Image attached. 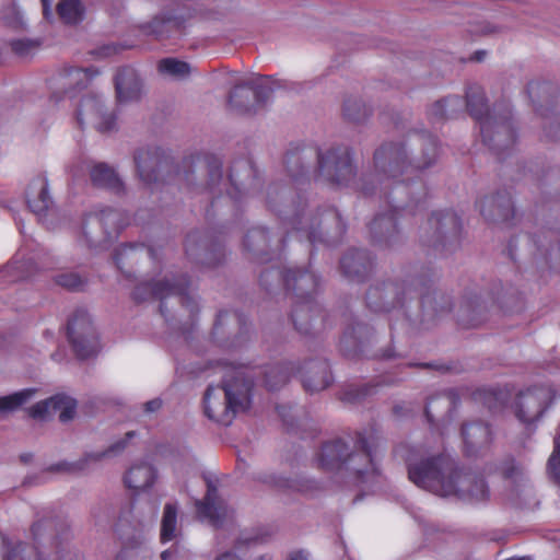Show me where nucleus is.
Listing matches in <instances>:
<instances>
[{
	"instance_id": "53",
	"label": "nucleus",
	"mask_w": 560,
	"mask_h": 560,
	"mask_svg": "<svg viewBox=\"0 0 560 560\" xmlns=\"http://www.w3.org/2000/svg\"><path fill=\"white\" fill-rule=\"evenodd\" d=\"M162 407V400L160 398H154L144 404V411L147 413H153L158 411Z\"/></svg>"
},
{
	"instance_id": "64",
	"label": "nucleus",
	"mask_w": 560,
	"mask_h": 560,
	"mask_svg": "<svg viewBox=\"0 0 560 560\" xmlns=\"http://www.w3.org/2000/svg\"><path fill=\"white\" fill-rule=\"evenodd\" d=\"M509 560H530V558H513V559H509Z\"/></svg>"
},
{
	"instance_id": "8",
	"label": "nucleus",
	"mask_w": 560,
	"mask_h": 560,
	"mask_svg": "<svg viewBox=\"0 0 560 560\" xmlns=\"http://www.w3.org/2000/svg\"><path fill=\"white\" fill-rule=\"evenodd\" d=\"M317 180L337 186L351 187L365 196L374 195L375 187H369L368 177L355 179L351 150L346 145L330 147L317 152Z\"/></svg>"
},
{
	"instance_id": "6",
	"label": "nucleus",
	"mask_w": 560,
	"mask_h": 560,
	"mask_svg": "<svg viewBox=\"0 0 560 560\" xmlns=\"http://www.w3.org/2000/svg\"><path fill=\"white\" fill-rule=\"evenodd\" d=\"M375 455L366 439L359 434L350 452L341 439L326 442L317 456V465L326 471H346L365 479L376 472Z\"/></svg>"
},
{
	"instance_id": "56",
	"label": "nucleus",
	"mask_w": 560,
	"mask_h": 560,
	"mask_svg": "<svg viewBox=\"0 0 560 560\" xmlns=\"http://www.w3.org/2000/svg\"><path fill=\"white\" fill-rule=\"evenodd\" d=\"M290 560H308V559H307L306 555L303 553L302 551H296V552L291 553Z\"/></svg>"
},
{
	"instance_id": "7",
	"label": "nucleus",
	"mask_w": 560,
	"mask_h": 560,
	"mask_svg": "<svg viewBox=\"0 0 560 560\" xmlns=\"http://www.w3.org/2000/svg\"><path fill=\"white\" fill-rule=\"evenodd\" d=\"M285 226H290L292 234L299 238L305 237L311 244H331V237L340 236L345 232V224L335 209L325 210L319 217H311L302 205L287 206L285 209H276L272 200H269Z\"/></svg>"
},
{
	"instance_id": "54",
	"label": "nucleus",
	"mask_w": 560,
	"mask_h": 560,
	"mask_svg": "<svg viewBox=\"0 0 560 560\" xmlns=\"http://www.w3.org/2000/svg\"><path fill=\"white\" fill-rule=\"evenodd\" d=\"M215 560H243L236 550H228L217 556Z\"/></svg>"
},
{
	"instance_id": "32",
	"label": "nucleus",
	"mask_w": 560,
	"mask_h": 560,
	"mask_svg": "<svg viewBox=\"0 0 560 560\" xmlns=\"http://www.w3.org/2000/svg\"><path fill=\"white\" fill-rule=\"evenodd\" d=\"M244 247L247 252L257 256L260 261L267 260L268 233L264 228L257 226L248 231L244 240Z\"/></svg>"
},
{
	"instance_id": "48",
	"label": "nucleus",
	"mask_w": 560,
	"mask_h": 560,
	"mask_svg": "<svg viewBox=\"0 0 560 560\" xmlns=\"http://www.w3.org/2000/svg\"><path fill=\"white\" fill-rule=\"evenodd\" d=\"M453 404V398L450 394H443L435 398H432L428 401L425 406V417L430 423H433V413L432 410L435 408V405L443 406V409L448 411L451 409V405Z\"/></svg>"
},
{
	"instance_id": "36",
	"label": "nucleus",
	"mask_w": 560,
	"mask_h": 560,
	"mask_svg": "<svg viewBox=\"0 0 560 560\" xmlns=\"http://www.w3.org/2000/svg\"><path fill=\"white\" fill-rule=\"evenodd\" d=\"M57 10L60 19L67 24H78L83 20L84 8L80 0H61Z\"/></svg>"
},
{
	"instance_id": "16",
	"label": "nucleus",
	"mask_w": 560,
	"mask_h": 560,
	"mask_svg": "<svg viewBox=\"0 0 560 560\" xmlns=\"http://www.w3.org/2000/svg\"><path fill=\"white\" fill-rule=\"evenodd\" d=\"M555 392L549 386H539L521 392L514 402L516 418L530 424L538 420L544 411L551 405Z\"/></svg>"
},
{
	"instance_id": "37",
	"label": "nucleus",
	"mask_w": 560,
	"mask_h": 560,
	"mask_svg": "<svg viewBox=\"0 0 560 560\" xmlns=\"http://www.w3.org/2000/svg\"><path fill=\"white\" fill-rule=\"evenodd\" d=\"M275 487L289 490V491H298L302 493H310L315 488V485L311 480L305 479H290L283 476H275L270 481Z\"/></svg>"
},
{
	"instance_id": "28",
	"label": "nucleus",
	"mask_w": 560,
	"mask_h": 560,
	"mask_svg": "<svg viewBox=\"0 0 560 560\" xmlns=\"http://www.w3.org/2000/svg\"><path fill=\"white\" fill-rule=\"evenodd\" d=\"M156 479L155 468L148 462L133 464L125 475V485L132 490L142 491L151 488Z\"/></svg>"
},
{
	"instance_id": "10",
	"label": "nucleus",
	"mask_w": 560,
	"mask_h": 560,
	"mask_svg": "<svg viewBox=\"0 0 560 560\" xmlns=\"http://www.w3.org/2000/svg\"><path fill=\"white\" fill-rule=\"evenodd\" d=\"M301 373L302 384L305 390L315 393L323 390L331 383L329 365L323 360H312L300 368L295 362H287L271 366L265 372V385L270 390H276L283 386L291 375Z\"/></svg>"
},
{
	"instance_id": "30",
	"label": "nucleus",
	"mask_w": 560,
	"mask_h": 560,
	"mask_svg": "<svg viewBox=\"0 0 560 560\" xmlns=\"http://www.w3.org/2000/svg\"><path fill=\"white\" fill-rule=\"evenodd\" d=\"M340 265L348 278L361 279L372 268V259L365 250L354 249L341 258Z\"/></svg>"
},
{
	"instance_id": "21",
	"label": "nucleus",
	"mask_w": 560,
	"mask_h": 560,
	"mask_svg": "<svg viewBox=\"0 0 560 560\" xmlns=\"http://www.w3.org/2000/svg\"><path fill=\"white\" fill-rule=\"evenodd\" d=\"M197 516L200 521L212 526H220L229 517L230 510L224 500L218 493L217 488L207 482V493L202 501H196Z\"/></svg>"
},
{
	"instance_id": "26",
	"label": "nucleus",
	"mask_w": 560,
	"mask_h": 560,
	"mask_svg": "<svg viewBox=\"0 0 560 560\" xmlns=\"http://www.w3.org/2000/svg\"><path fill=\"white\" fill-rule=\"evenodd\" d=\"M482 217L492 222H508L513 218L514 209L508 195L486 197L479 202Z\"/></svg>"
},
{
	"instance_id": "29",
	"label": "nucleus",
	"mask_w": 560,
	"mask_h": 560,
	"mask_svg": "<svg viewBox=\"0 0 560 560\" xmlns=\"http://www.w3.org/2000/svg\"><path fill=\"white\" fill-rule=\"evenodd\" d=\"M133 436H135V432L129 431L126 433L124 439L116 441L104 452L89 453L82 459H80L79 462H77L74 464L58 465V469H66L69 471L83 470L88 466V464L91 462H98L105 457L116 456L126 448L128 441Z\"/></svg>"
},
{
	"instance_id": "41",
	"label": "nucleus",
	"mask_w": 560,
	"mask_h": 560,
	"mask_svg": "<svg viewBox=\"0 0 560 560\" xmlns=\"http://www.w3.org/2000/svg\"><path fill=\"white\" fill-rule=\"evenodd\" d=\"M343 115L347 119L358 122L369 115V109L361 100L350 97L345 101Z\"/></svg>"
},
{
	"instance_id": "15",
	"label": "nucleus",
	"mask_w": 560,
	"mask_h": 560,
	"mask_svg": "<svg viewBox=\"0 0 560 560\" xmlns=\"http://www.w3.org/2000/svg\"><path fill=\"white\" fill-rule=\"evenodd\" d=\"M68 337L73 350L81 359L94 355L98 350V339L91 315L78 310L68 323Z\"/></svg>"
},
{
	"instance_id": "33",
	"label": "nucleus",
	"mask_w": 560,
	"mask_h": 560,
	"mask_svg": "<svg viewBox=\"0 0 560 560\" xmlns=\"http://www.w3.org/2000/svg\"><path fill=\"white\" fill-rule=\"evenodd\" d=\"M370 230L375 238L390 244L389 238L396 232V219L394 218V213L378 214L375 217L370 225Z\"/></svg>"
},
{
	"instance_id": "59",
	"label": "nucleus",
	"mask_w": 560,
	"mask_h": 560,
	"mask_svg": "<svg viewBox=\"0 0 560 560\" xmlns=\"http://www.w3.org/2000/svg\"><path fill=\"white\" fill-rule=\"evenodd\" d=\"M173 557L174 552L172 550H165L161 555L162 560H173Z\"/></svg>"
},
{
	"instance_id": "58",
	"label": "nucleus",
	"mask_w": 560,
	"mask_h": 560,
	"mask_svg": "<svg viewBox=\"0 0 560 560\" xmlns=\"http://www.w3.org/2000/svg\"><path fill=\"white\" fill-rule=\"evenodd\" d=\"M539 88V83H536V82H532L528 84V88H527V92L529 94V97H533V93L535 92V90H537Z\"/></svg>"
},
{
	"instance_id": "14",
	"label": "nucleus",
	"mask_w": 560,
	"mask_h": 560,
	"mask_svg": "<svg viewBox=\"0 0 560 560\" xmlns=\"http://www.w3.org/2000/svg\"><path fill=\"white\" fill-rule=\"evenodd\" d=\"M174 280L175 276L172 272H165L152 283L139 284L133 291V298L137 301H145L150 298L163 301L170 296H178L183 305L192 310L196 300L188 291L186 279L177 283H174Z\"/></svg>"
},
{
	"instance_id": "27",
	"label": "nucleus",
	"mask_w": 560,
	"mask_h": 560,
	"mask_svg": "<svg viewBox=\"0 0 560 560\" xmlns=\"http://www.w3.org/2000/svg\"><path fill=\"white\" fill-rule=\"evenodd\" d=\"M37 269V262L33 257L25 258L23 253H18L14 259L0 270V281L15 282L31 278Z\"/></svg>"
},
{
	"instance_id": "46",
	"label": "nucleus",
	"mask_w": 560,
	"mask_h": 560,
	"mask_svg": "<svg viewBox=\"0 0 560 560\" xmlns=\"http://www.w3.org/2000/svg\"><path fill=\"white\" fill-rule=\"evenodd\" d=\"M477 399H482L489 409H495L504 402L505 395L501 390L489 388L478 392Z\"/></svg>"
},
{
	"instance_id": "40",
	"label": "nucleus",
	"mask_w": 560,
	"mask_h": 560,
	"mask_svg": "<svg viewBox=\"0 0 560 560\" xmlns=\"http://www.w3.org/2000/svg\"><path fill=\"white\" fill-rule=\"evenodd\" d=\"M369 328L363 324H357L355 326L346 329L341 339V345L345 350L349 348H358L363 343V337L368 335Z\"/></svg>"
},
{
	"instance_id": "34",
	"label": "nucleus",
	"mask_w": 560,
	"mask_h": 560,
	"mask_svg": "<svg viewBox=\"0 0 560 560\" xmlns=\"http://www.w3.org/2000/svg\"><path fill=\"white\" fill-rule=\"evenodd\" d=\"M177 513L178 505L174 502H168L164 506L162 524H161V541L167 542L176 537L177 532Z\"/></svg>"
},
{
	"instance_id": "47",
	"label": "nucleus",
	"mask_w": 560,
	"mask_h": 560,
	"mask_svg": "<svg viewBox=\"0 0 560 560\" xmlns=\"http://www.w3.org/2000/svg\"><path fill=\"white\" fill-rule=\"evenodd\" d=\"M242 324V317L236 312H230V311H221L219 312L215 323H214V335H218L220 332H223L224 326L229 324Z\"/></svg>"
},
{
	"instance_id": "18",
	"label": "nucleus",
	"mask_w": 560,
	"mask_h": 560,
	"mask_svg": "<svg viewBox=\"0 0 560 560\" xmlns=\"http://www.w3.org/2000/svg\"><path fill=\"white\" fill-rule=\"evenodd\" d=\"M462 230L459 218L453 211H436L431 214L424 230L427 242L438 247L456 241Z\"/></svg>"
},
{
	"instance_id": "17",
	"label": "nucleus",
	"mask_w": 560,
	"mask_h": 560,
	"mask_svg": "<svg viewBox=\"0 0 560 560\" xmlns=\"http://www.w3.org/2000/svg\"><path fill=\"white\" fill-rule=\"evenodd\" d=\"M97 73L93 68L63 67L59 69L48 80L51 97L56 102L66 96L72 97L74 91L86 88Z\"/></svg>"
},
{
	"instance_id": "31",
	"label": "nucleus",
	"mask_w": 560,
	"mask_h": 560,
	"mask_svg": "<svg viewBox=\"0 0 560 560\" xmlns=\"http://www.w3.org/2000/svg\"><path fill=\"white\" fill-rule=\"evenodd\" d=\"M90 177L94 186L120 191L122 183L116 172L105 163H96L90 170Z\"/></svg>"
},
{
	"instance_id": "11",
	"label": "nucleus",
	"mask_w": 560,
	"mask_h": 560,
	"mask_svg": "<svg viewBox=\"0 0 560 560\" xmlns=\"http://www.w3.org/2000/svg\"><path fill=\"white\" fill-rule=\"evenodd\" d=\"M208 180L201 190L208 191L211 196H221L226 191L230 198L237 200L248 194L246 180L253 179L255 171L247 160H240L233 163L226 178L222 175V162L214 156L207 160Z\"/></svg>"
},
{
	"instance_id": "49",
	"label": "nucleus",
	"mask_w": 560,
	"mask_h": 560,
	"mask_svg": "<svg viewBox=\"0 0 560 560\" xmlns=\"http://www.w3.org/2000/svg\"><path fill=\"white\" fill-rule=\"evenodd\" d=\"M11 45L15 54L20 56H28L37 49L39 43L33 39H16L12 42Z\"/></svg>"
},
{
	"instance_id": "55",
	"label": "nucleus",
	"mask_w": 560,
	"mask_h": 560,
	"mask_svg": "<svg viewBox=\"0 0 560 560\" xmlns=\"http://www.w3.org/2000/svg\"><path fill=\"white\" fill-rule=\"evenodd\" d=\"M117 48L115 46H104L100 49V54L102 56H110L112 54L116 52Z\"/></svg>"
},
{
	"instance_id": "3",
	"label": "nucleus",
	"mask_w": 560,
	"mask_h": 560,
	"mask_svg": "<svg viewBox=\"0 0 560 560\" xmlns=\"http://www.w3.org/2000/svg\"><path fill=\"white\" fill-rule=\"evenodd\" d=\"M466 107L479 122L480 133L485 144L498 154L511 148L515 142V131L512 124L511 110L494 108L488 112L485 92L478 84H470L466 90V102L453 95L436 101L429 109L432 120L439 121L460 113Z\"/></svg>"
},
{
	"instance_id": "62",
	"label": "nucleus",
	"mask_w": 560,
	"mask_h": 560,
	"mask_svg": "<svg viewBox=\"0 0 560 560\" xmlns=\"http://www.w3.org/2000/svg\"><path fill=\"white\" fill-rule=\"evenodd\" d=\"M277 410H278V413H279L282 418H284V407H278V408H277Z\"/></svg>"
},
{
	"instance_id": "39",
	"label": "nucleus",
	"mask_w": 560,
	"mask_h": 560,
	"mask_svg": "<svg viewBox=\"0 0 560 560\" xmlns=\"http://www.w3.org/2000/svg\"><path fill=\"white\" fill-rule=\"evenodd\" d=\"M304 159V151L288 153L285 158L287 170L294 180H299L308 174V167L305 165Z\"/></svg>"
},
{
	"instance_id": "43",
	"label": "nucleus",
	"mask_w": 560,
	"mask_h": 560,
	"mask_svg": "<svg viewBox=\"0 0 560 560\" xmlns=\"http://www.w3.org/2000/svg\"><path fill=\"white\" fill-rule=\"evenodd\" d=\"M56 284L72 291L81 290L85 284V279L77 272H60L54 276Z\"/></svg>"
},
{
	"instance_id": "13",
	"label": "nucleus",
	"mask_w": 560,
	"mask_h": 560,
	"mask_svg": "<svg viewBox=\"0 0 560 560\" xmlns=\"http://www.w3.org/2000/svg\"><path fill=\"white\" fill-rule=\"evenodd\" d=\"M273 90L275 81L271 78H250L234 86L230 93V104L240 113L253 114L265 106Z\"/></svg>"
},
{
	"instance_id": "44",
	"label": "nucleus",
	"mask_w": 560,
	"mask_h": 560,
	"mask_svg": "<svg viewBox=\"0 0 560 560\" xmlns=\"http://www.w3.org/2000/svg\"><path fill=\"white\" fill-rule=\"evenodd\" d=\"M138 252L145 253L148 256H152V249L147 248L143 245L130 244V245H121L116 249L115 254V262L118 268H121V264L125 258L133 257Z\"/></svg>"
},
{
	"instance_id": "52",
	"label": "nucleus",
	"mask_w": 560,
	"mask_h": 560,
	"mask_svg": "<svg viewBox=\"0 0 560 560\" xmlns=\"http://www.w3.org/2000/svg\"><path fill=\"white\" fill-rule=\"evenodd\" d=\"M10 12L12 13V18L4 15L5 22L12 27H20L22 25V16L20 12L14 7L10 8Z\"/></svg>"
},
{
	"instance_id": "45",
	"label": "nucleus",
	"mask_w": 560,
	"mask_h": 560,
	"mask_svg": "<svg viewBox=\"0 0 560 560\" xmlns=\"http://www.w3.org/2000/svg\"><path fill=\"white\" fill-rule=\"evenodd\" d=\"M548 472L560 485V438H555V448L548 459Z\"/></svg>"
},
{
	"instance_id": "50",
	"label": "nucleus",
	"mask_w": 560,
	"mask_h": 560,
	"mask_svg": "<svg viewBox=\"0 0 560 560\" xmlns=\"http://www.w3.org/2000/svg\"><path fill=\"white\" fill-rule=\"evenodd\" d=\"M145 541L147 538L142 533L135 534L131 537H129L125 542L124 551L127 552L131 550L141 549L142 547H144Z\"/></svg>"
},
{
	"instance_id": "38",
	"label": "nucleus",
	"mask_w": 560,
	"mask_h": 560,
	"mask_svg": "<svg viewBox=\"0 0 560 560\" xmlns=\"http://www.w3.org/2000/svg\"><path fill=\"white\" fill-rule=\"evenodd\" d=\"M159 70L163 74H167L176 79H184L189 75L190 66L189 63L175 58H165L159 62Z\"/></svg>"
},
{
	"instance_id": "57",
	"label": "nucleus",
	"mask_w": 560,
	"mask_h": 560,
	"mask_svg": "<svg viewBox=\"0 0 560 560\" xmlns=\"http://www.w3.org/2000/svg\"><path fill=\"white\" fill-rule=\"evenodd\" d=\"M516 470L517 468L512 465L511 467H508L505 470H504V475L508 477V478H514L515 475H516Z\"/></svg>"
},
{
	"instance_id": "19",
	"label": "nucleus",
	"mask_w": 560,
	"mask_h": 560,
	"mask_svg": "<svg viewBox=\"0 0 560 560\" xmlns=\"http://www.w3.org/2000/svg\"><path fill=\"white\" fill-rule=\"evenodd\" d=\"M77 119L81 126L92 124L100 132H109L116 128V117L105 110L103 100L96 95L83 97Z\"/></svg>"
},
{
	"instance_id": "4",
	"label": "nucleus",
	"mask_w": 560,
	"mask_h": 560,
	"mask_svg": "<svg viewBox=\"0 0 560 560\" xmlns=\"http://www.w3.org/2000/svg\"><path fill=\"white\" fill-rule=\"evenodd\" d=\"M255 375L248 368H232L231 373L224 375L223 386L210 385L203 397L206 416L222 425L231 424L238 412L250 406Z\"/></svg>"
},
{
	"instance_id": "42",
	"label": "nucleus",
	"mask_w": 560,
	"mask_h": 560,
	"mask_svg": "<svg viewBox=\"0 0 560 560\" xmlns=\"http://www.w3.org/2000/svg\"><path fill=\"white\" fill-rule=\"evenodd\" d=\"M3 547V560H25L24 557L21 556L22 551H24V545L20 541L13 542L10 539H2ZM30 560V559H28ZM35 560H46L42 551L36 550Z\"/></svg>"
},
{
	"instance_id": "12",
	"label": "nucleus",
	"mask_w": 560,
	"mask_h": 560,
	"mask_svg": "<svg viewBox=\"0 0 560 560\" xmlns=\"http://www.w3.org/2000/svg\"><path fill=\"white\" fill-rule=\"evenodd\" d=\"M121 226V214L117 210L101 206L94 207L83 217L79 242L91 249H104Z\"/></svg>"
},
{
	"instance_id": "1",
	"label": "nucleus",
	"mask_w": 560,
	"mask_h": 560,
	"mask_svg": "<svg viewBox=\"0 0 560 560\" xmlns=\"http://www.w3.org/2000/svg\"><path fill=\"white\" fill-rule=\"evenodd\" d=\"M436 158L438 141L430 133L411 137L404 143H386L375 151L373 179L394 213L413 214L423 208L427 188L420 173Z\"/></svg>"
},
{
	"instance_id": "35",
	"label": "nucleus",
	"mask_w": 560,
	"mask_h": 560,
	"mask_svg": "<svg viewBox=\"0 0 560 560\" xmlns=\"http://www.w3.org/2000/svg\"><path fill=\"white\" fill-rule=\"evenodd\" d=\"M35 394V388H25L11 395L0 397V413L4 415L18 410L33 399Z\"/></svg>"
},
{
	"instance_id": "5",
	"label": "nucleus",
	"mask_w": 560,
	"mask_h": 560,
	"mask_svg": "<svg viewBox=\"0 0 560 560\" xmlns=\"http://www.w3.org/2000/svg\"><path fill=\"white\" fill-rule=\"evenodd\" d=\"M269 278L282 282L285 289L293 295L292 322L301 334H308L314 317L320 310L314 300L318 288V278L310 270H291L284 275L278 269H269L260 275V283L267 290Z\"/></svg>"
},
{
	"instance_id": "51",
	"label": "nucleus",
	"mask_w": 560,
	"mask_h": 560,
	"mask_svg": "<svg viewBox=\"0 0 560 560\" xmlns=\"http://www.w3.org/2000/svg\"><path fill=\"white\" fill-rule=\"evenodd\" d=\"M197 241H198L197 233H192L187 236L185 247H186V254L188 255V257L192 258L195 256L196 247L199 246L197 244Z\"/></svg>"
},
{
	"instance_id": "25",
	"label": "nucleus",
	"mask_w": 560,
	"mask_h": 560,
	"mask_svg": "<svg viewBox=\"0 0 560 560\" xmlns=\"http://www.w3.org/2000/svg\"><path fill=\"white\" fill-rule=\"evenodd\" d=\"M26 200L31 211L39 220H44L49 212H52V199L48 191V182L44 176L34 178L26 191Z\"/></svg>"
},
{
	"instance_id": "61",
	"label": "nucleus",
	"mask_w": 560,
	"mask_h": 560,
	"mask_svg": "<svg viewBox=\"0 0 560 560\" xmlns=\"http://www.w3.org/2000/svg\"><path fill=\"white\" fill-rule=\"evenodd\" d=\"M485 55H486V52H485V51H477V52L475 54V59H476L477 61H481V60L483 59V56H485Z\"/></svg>"
},
{
	"instance_id": "22",
	"label": "nucleus",
	"mask_w": 560,
	"mask_h": 560,
	"mask_svg": "<svg viewBox=\"0 0 560 560\" xmlns=\"http://www.w3.org/2000/svg\"><path fill=\"white\" fill-rule=\"evenodd\" d=\"M464 453L467 457L480 456L491 444L492 431L487 423L470 422L462 429Z\"/></svg>"
},
{
	"instance_id": "60",
	"label": "nucleus",
	"mask_w": 560,
	"mask_h": 560,
	"mask_svg": "<svg viewBox=\"0 0 560 560\" xmlns=\"http://www.w3.org/2000/svg\"><path fill=\"white\" fill-rule=\"evenodd\" d=\"M42 526L43 525L40 523H36L32 527V533H33L35 540H37L38 532L40 530Z\"/></svg>"
},
{
	"instance_id": "63",
	"label": "nucleus",
	"mask_w": 560,
	"mask_h": 560,
	"mask_svg": "<svg viewBox=\"0 0 560 560\" xmlns=\"http://www.w3.org/2000/svg\"><path fill=\"white\" fill-rule=\"evenodd\" d=\"M43 4H44V12H45V14H47V0H43Z\"/></svg>"
},
{
	"instance_id": "2",
	"label": "nucleus",
	"mask_w": 560,
	"mask_h": 560,
	"mask_svg": "<svg viewBox=\"0 0 560 560\" xmlns=\"http://www.w3.org/2000/svg\"><path fill=\"white\" fill-rule=\"evenodd\" d=\"M407 466L409 480L435 495L454 498L471 504L486 502L490 497L482 476L472 470L458 468L448 456L418 459L415 454H410Z\"/></svg>"
},
{
	"instance_id": "24",
	"label": "nucleus",
	"mask_w": 560,
	"mask_h": 560,
	"mask_svg": "<svg viewBox=\"0 0 560 560\" xmlns=\"http://www.w3.org/2000/svg\"><path fill=\"white\" fill-rule=\"evenodd\" d=\"M135 163L140 180L147 186L158 184L162 166V152L158 148L141 149L135 155Z\"/></svg>"
},
{
	"instance_id": "9",
	"label": "nucleus",
	"mask_w": 560,
	"mask_h": 560,
	"mask_svg": "<svg viewBox=\"0 0 560 560\" xmlns=\"http://www.w3.org/2000/svg\"><path fill=\"white\" fill-rule=\"evenodd\" d=\"M418 279L402 282H388L383 288H372L366 294L368 306L375 311L389 312L398 306H404L407 295L417 294L420 296L423 317L433 319L441 311L436 308V293L429 288L418 289Z\"/></svg>"
},
{
	"instance_id": "20",
	"label": "nucleus",
	"mask_w": 560,
	"mask_h": 560,
	"mask_svg": "<svg viewBox=\"0 0 560 560\" xmlns=\"http://www.w3.org/2000/svg\"><path fill=\"white\" fill-rule=\"evenodd\" d=\"M77 401L67 395L57 394L48 399L36 402L28 409V415L36 420H46L58 412L61 422H68L74 418Z\"/></svg>"
},
{
	"instance_id": "23",
	"label": "nucleus",
	"mask_w": 560,
	"mask_h": 560,
	"mask_svg": "<svg viewBox=\"0 0 560 560\" xmlns=\"http://www.w3.org/2000/svg\"><path fill=\"white\" fill-rule=\"evenodd\" d=\"M116 97L119 104L138 102L143 95V84L133 68H121L115 77Z\"/></svg>"
}]
</instances>
